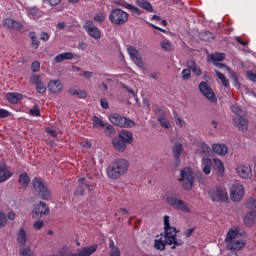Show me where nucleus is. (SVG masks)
Segmentation results:
<instances>
[{
	"label": "nucleus",
	"instance_id": "obj_1",
	"mask_svg": "<svg viewBox=\"0 0 256 256\" xmlns=\"http://www.w3.org/2000/svg\"><path fill=\"white\" fill-rule=\"evenodd\" d=\"M177 233L179 230L171 226L169 223V216H164V239L163 237L155 240L154 247L158 251H165L167 245L171 246L172 250H175L177 247H183L185 241L181 238H177Z\"/></svg>",
	"mask_w": 256,
	"mask_h": 256
},
{
	"label": "nucleus",
	"instance_id": "obj_2",
	"mask_svg": "<svg viewBox=\"0 0 256 256\" xmlns=\"http://www.w3.org/2000/svg\"><path fill=\"white\" fill-rule=\"evenodd\" d=\"M129 171V161L125 159H116L107 168V175L110 179H119Z\"/></svg>",
	"mask_w": 256,
	"mask_h": 256
},
{
	"label": "nucleus",
	"instance_id": "obj_3",
	"mask_svg": "<svg viewBox=\"0 0 256 256\" xmlns=\"http://www.w3.org/2000/svg\"><path fill=\"white\" fill-rule=\"evenodd\" d=\"M32 185L34 191L38 193L44 201H49L51 199V190L47 187V184L43 181L42 178L36 177L32 180Z\"/></svg>",
	"mask_w": 256,
	"mask_h": 256
},
{
	"label": "nucleus",
	"instance_id": "obj_4",
	"mask_svg": "<svg viewBox=\"0 0 256 256\" xmlns=\"http://www.w3.org/2000/svg\"><path fill=\"white\" fill-rule=\"evenodd\" d=\"M208 195L214 203H226L229 200V194L225 186H216L208 190Z\"/></svg>",
	"mask_w": 256,
	"mask_h": 256
},
{
	"label": "nucleus",
	"instance_id": "obj_5",
	"mask_svg": "<svg viewBox=\"0 0 256 256\" xmlns=\"http://www.w3.org/2000/svg\"><path fill=\"white\" fill-rule=\"evenodd\" d=\"M108 20L112 25H125L129 21V14L122 9L115 8L108 16Z\"/></svg>",
	"mask_w": 256,
	"mask_h": 256
},
{
	"label": "nucleus",
	"instance_id": "obj_6",
	"mask_svg": "<svg viewBox=\"0 0 256 256\" xmlns=\"http://www.w3.org/2000/svg\"><path fill=\"white\" fill-rule=\"evenodd\" d=\"M109 121L116 127H122L124 129H131V127H135V121L117 113L110 114Z\"/></svg>",
	"mask_w": 256,
	"mask_h": 256
},
{
	"label": "nucleus",
	"instance_id": "obj_7",
	"mask_svg": "<svg viewBox=\"0 0 256 256\" xmlns=\"http://www.w3.org/2000/svg\"><path fill=\"white\" fill-rule=\"evenodd\" d=\"M180 181L183 189L186 191H191V189H193V183H195V178H193V170L187 167L182 169L180 171Z\"/></svg>",
	"mask_w": 256,
	"mask_h": 256
},
{
	"label": "nucleus",
	"instance_id": "obj_8",
	"mask_svg": "<svg viewBox=\"0 0 256 256\" xmlns=\"http://www.w3.org/2000/svg\"><path fill=\"white\" fill-rule=\"evenodd\" d=\"M166 201L170 207H173L174 209H178L179 211H183V213H191V209H189V206H187V203L185 201L177 199L175 195H169L166 198Z\"/></svg>",
	"mask_w": 256,
	"mask_h": 256
},
{
	"label": "nucleus",
	"instance_id": "obj_9",
	"mask_svg": "<svg viewBox=\"0 0 256 256\" xmlns=\"http://www.w3.org/2000/svg\"><path fill=\"white\" fill-rule=\"evenodd\" d=\"M245 197V188L241 184H234L230 189V199L239 203Z\"/></svg>",
	"mask_w": 256,
	"mask_h": 256
},
{
	"label": "nucleus",
	"instance_id": "obj_10",
	"mask_svg": "<svg viewBox=\"0 0 256 256\" xmlns=\"http://www.w3.org/2000/svg\"><path fill=\"white\" fill-rule=\"evenodd\" d=\"M199 90L200 93H202V95L208 99V101L211 103H217V96H215V92H213V89H211L207 82H201L199 84Z\"/></svg>",
	"mask_w": 256,
	"mask_h": 256
},
{
	"label": "nucleus",
	"instance_id": "obj_11",
	"mask_svg": "<svg viewBox=\"0 0 256 256\" xmlns=\"http://www.w3.org/2000/svg\"><path fill=\"white\" fill-rule=\"evenodd\" d=\"M236 173L241 179H251L253 176V169L246 164H240L236 167Z\"/></svg>",
	"mask_w": 256,
	"mask_h": 256
},
{
	"label": "nucleus",
	"instance_id": "obj_12",
	"mask_svg": "<svg viewBox=\"0 0 256 256\" xmlns=\"http://www.w3.org/2000/svg\"><path fill=\"white\" fill-rule=\"evenodd\" d=\"M84 29L90 37H93V39H101V30L93 24V21H86Z\"/></svg>",
	"mask_w": 256,
	"mask_h": 256
},
{
	"label": "nucleus",
	"instance_id": "obj_13",
	"mask_svg": "<svg viewBox=\"0 0 256 256\" xmlns=\"http://www.w3.org/2000/svg\"><path fill=\"white\" fill-rule=\"evenodd\" d=\"M128 54L130 56V59L137 65V67H140V69H143L145 67V64L143 63V60L141 59V56L139 55V51L135 49L133 46H130L128 48Z\"/></svg>",
	"mask_w": 256,
	"mask_h": 256
},
{
	"label": "nucleus",
	"instance_id": "obj_14",
	"mask_svg": "<svg viewBox=\"0 0 256 256\" xmlns=\"http://www.w3.org/2000/svg\"><path fill=\"white\" fill-rule=\"evenodd\" d=\"M79 186L76 188V190L74 191V195L76 197H81V195H83V193H85V189H88L89 191H91V185H89V183H87V180L82 177L78 180Z\"/></svg>",
	"mask_w": 256,
	"mask_h": 256
},
{
	"label": "nucleus",
	"instance_id": "obj_15",
	"mask_svg": "<svg viewBox=\"0 0 256 256\" xmlns=\"http://www.w3.org/2000/svg\"><path fill=\"white\" fill-rule=\"evenodd\" d=\"M4 27H7V29H11L12 31H23V24L11 18H6L4 20Z\"/></svg>",
	"mask_w": 256,
	"mask_h": 256
},
{
	"label": "nucleus",
	"instance_id": "obj_16",
	"mask_svg": "<svg viewBox=\"0 0 256 256\" xmlns=\"http://www.w3.org/2000/svg\"><path fill=\"white\" fill-rule=\"evenodd\" d=\"M194 153L195 155H199V157H207V155L211 153V147H209V145H207L206 143L200 142L197 145Z\"/></svg>",
	"mask_w": 256,
	"mask_h": 256
},
{
	"label": "nucleus",
	"instance_id": "obj_17",
	"mask_svg": "<svg viewBox=\"0 0 256 256\" xmlns=\"http://www.w3.org/2000/svg\"><path fill=\"white\" fill-rule=\"evenodd\" d=\"M226 247L229 251H239L245 247V240H230Z\"/></svg>",
	"mask_w": 256,
	"mask_h": 256
},
{
	"label": "nucleus",
	"instance_id": "obj_18",
	"mask_svg": "<svg viewBox=\"0 0 256 256\" xmlns=\"http://www.w3.org/2000/svg\"><path fill=\"white\" fill-rule=\"evenodd\" d=\"M34 213L37 217H43L49 213V207L45 202H39V204L34 206Z\"/></svg>",
	"mask_w": 256,
	"mask_h": 256
},
{
	"label": "nucleus",
	"instance_id": "obj_19",
	"mask_svg": "<svg viewBox=\"0 0 256 256\" xmlns=\"http://www.w3.org/2000/svg\"><path fill=\"white\" fill-rule=\"evenodd\" d=\"M233 123L239 131H247L249 127V120L243 116L242 118H233Z\"/></svg>",
	"mask_w": 256,
	"mask_h": 256
},
{
	"label": "nucleus",
	"instance_id": "obj_20",
	"mask_svg": "<svg viewBox=\"0 0 256 256\" xmlns=\"http://www.w3.org/2000/svg\"><path fill=\"white\" fill-rule=\"evenodd\" d=\"M63 90V83L60 82V80H52L48 83V91L50 93H61Z\"/></svg>",
	"mask_w": 256,
	"mask_h": 256
},
{
	"label": "nucleus",
	"instance_id": "obj_21",
	"mask_svg": "<svg viewBox=\"0 0 256 256\" xmlns=\"http://www.w3.org/2000/svg\"><path fill=\"white\" fill-rule=\"evenodd\" d=\"M95 251H97V246L92 245L80 249L78 253H73L72 256H91L93 253H95Z\"/></svg>",
	"mask_w": 256,
	"mask_h": 256
},
{
	"label": "nucleus",
	"instance_id": "obj_22",
	"mask_svg": "<svg viewBox=\"0 0 256 256\" xmlns=\"http://www.w3.org/2000/svg\"><path fill=\"white\" fill-rule=\"evenodd\" d=\"M112 145L114 147V149L116 151H118L119 153H123V151H125V149H127V143H125L123 140H121V138L114 137L112 139Z\"/></svg>",
	"mask_w": 256,
	"mask_h": 256
},
{
	"label": "nucleus",
	"instance_id": "obj_23",
	"mask_svg": "<svg viewBox=\"0 0 256 256\" xmlns=\"http://www.w3.org/2000/svg\"><path fill=\"white\" fill-rule=\"evenodd\" d=\"M212 151L216 153V155L225 157V155H227V151H229V148L225 144H213Z\"/></svg>",
	"mask_w": 256,
	"mask_h": 256
},
{
	"label": "nucleus",
	"instance_id": "obj_24",
	"mask_svg": "<svg viewBox=\"0 0 256 256\" xmlns=\"http://www.w3.org/2000/svg\"><path fill=\"white\" fill-rule=\"evenodd\" d=\"M12 177L13 173L9 171L7 166H0V183H5V181H9Z\"/></svg>",
	"mask_w": 256,
	"mask_h": 256
},
{
	"label": "nucleus",
	"instance_id": "obj_25",
	"mask_svg": "<svg viewBox=\"0 0 256 256\" xmlns=\"http://www.w3.org/2000/svg\"><path fill=\"white\" fill-rule=\"evenodd\" d=\"M202 171L205 175H211V169L213 167V162L211 161V158H202Z\"/></svg>",
	"mask_w": 256,
	"mask_h": 256
},
{
	"label": "nucleus",
	"instance_id": "obj_26",
	"mask_svg": "<svg viewBox=\"0 0 256 256\" xmlns=\"http://www.w3.org/2000/svg\"><path fill=\"white\" fill-rule=\"evenodd\" d=\"M118 139L124 141L126 145H131L133 143V134L130 131L122 130L118 135Z\"/></svg>",
	"mask_w": 256,
	"mask_h": 256
},
{
	"label": "nucleus",
	"instance_id": "obj_27",
	"mask_svg": "<svg viewBox=\"0 0 256 256\" xmlns=\"http://www.w3.org/2000/svg\"><path fill=\"white\" fill-rule=\"evenodd\" d=\"M6 99L7 101H9V103H12L13 105H17V103L23 99V94L8 92L6 94Z\"/></svg>",
	"mask_w": 256,
	"mask_h": 256
},
{
	"label": "nucleus",
	"instance_id": "obj_28",
	"mask_svg": "<svg viewBox=\"0 0 256 256\" xmlns=\"http://www.w3.org/2000/svg\"><path fill=\"white\" fill-rule=\"evenodd\" d=\"M19 185L22 186V188L27 189L29 187V183H31V179L29 178V174L27 173H21L18 178Z\"/></svg>",
	"mask_w": 256,
	"mask_h": 256
},
{
	"label": "nucleus",
	"instance_id": "obj_29",
	"mask_svg": "<svg viewBox=\"0 0 256 256\" xmlns=\"http://www.w3.org/2000/svg\"><path fill=\"white\" fill-rule=\"evenodd\" d=\"M73 57H74L73 52H64V53L57 55L54 58V61L56 63H61L63 61H71V59H73Z\"/></svg>",
	"mask_w": 256,
	"mask_h": 256
},
{
	"label": "nucleus",
	"instance_id": "obj_30",
	"mask_svg": "<svg viewBox=\"0 0 256 256\" xmlns=\"http://www.w3.org/2000/svg\"><path fill=\"white\" fill-rule=\"evenodd\" d=\"M172 152H173V154H174V157H175V159H176V163H177V165H179V159L181 158V155H182V153H183V144H181V143H176L175 145H174V147L172 148Z\"/></svg>",
	"mask_w": 256,
	"mask_h": 256
},
{
	"label": "nucleus",
	"instance_id": "obj_31",
	"mask_svg": "<svg viewBox=\"0 0 256 256\" xmlns=\"http://www.w3.org/2000/svg\"><path fill=\"white\" fill-rule=\"evenodd\" d=\"M231 111H232V113L235 114L234 119H239V118H242V117H246V115H247V111L241 109V107H239L238 105H232L231 106Z\"/></svg>",
	"mask_w": 256,
	"mask_h": 256
},
{
	"label": "nucleus",
	"instance_id": "obj_32",
	"mask_svg": "<svg viewBox=\"0 0 256 256\" xmlns=\"http://www.w3.org/2000/svg\"><path fill=\"white\" fill-rule=\"evenodd\" d=\"M256 222V211L252 210L244 217L245 225L251 226Z\"/></svg>",
	"mask_w": 256,
	"mask_h": 256
},
{
	"label": "nucleus",
	"instance_id": "obj_33",
	"mask_svg": "<svg viewBox=\"0 0 256 256\" xmlns=\"http://www.w3.org/2000/svg\"><path fill=\"white\" fill-rule=\"evenodd\" d=\"M239 237V228L230 229L226 234V243L229 241H235Z\"/></svg>",
	"mask_w": 256,
	"mask_h": 256
},
{
	"label": "nucleus",
	"instance_id": "obj_34",
	"mask_svg": "<svg viewBox=\"0 0 256 256\" xmlns=\"http://www.w3.org/2000/svg\"><path fill=\"white\" fill-rule=\"evenodd\" d=\"M17 243H19V245H25V243H27V232L25 231V228L19 229Z\"/></svg>",
	"mask_w": 256,
	"mask_h": 256
},
{
	"label": "nucleus",
	"instance_id": "obj_35",
	"mask_svg": "<svg viewBox=\"0 0 256 256\" xmlns=\"http://www.w3.org/2000/svg\"><path fill=\"white\" fill-rule=\"evenodd\" d=\"M136 3L141 7V9H145V11L153 13V6L151 5V2H148L147 0H136Z\"/></svg>",
	"mask_w": 256,
	"mask_h": 256
},
{
	"label": "nucleus",
	"instance_id": "obj_36",
	"mask_svg": "<svg viewBox=\"0 0 256 256\" xmlns=\"http://www.w3.org/2000/svg\"><path fill=\"white\" fill-rule=\"evenodd\" d=\"M214 163L216 165L218 177H223V175H225V165L223 164V161L214 159Z\"/></svg>",
	"mask_w": 256,
	"mask_h": 256
},
{
	"label": "nucleus",
	"instance_id": "obj_37",
	"mask_svg": "<svg viewBox=\"0 0 256 256\" xmlns=\"http://www.w3.org/2000/svg\"><path fill=\"white\" fill-rule=\"evenodd\" d=\"M28 37H30L32 43H31V47L32 49H39V39L37 38V33L32 31L28 34Z\"/></svg>",
	"mask_w": 256,
	"mask_h": 256
},
{
	"label": "nucleus",
	"instance_id": "obj_38",
	"mask_svg": "<svg viewBox=\"0 0 256 256\" xmlns=\"http://www.w3.org/2000/svg\"><path fill=\"white\" fill-rule=\"evenodd\" d=\"M188 69L192 71L197 77L201 76V68L195 63V61L188 62Z\"/></svg>",
	"mask_w": 256,
	"mask_h": 256
},
{
	"label": "nucleus",
	"instance_id": "obj_39",
	"mask_svg": "<svg viewBox=\"0 0 256 256\" xmlns=\"http://www.w3.org/2000/svg\"><path fill=\"white\" fill-rule=\"evenodd\" d=\"M158 122L160 123L161 127H163L164 129L171 128V122H169V120H167L165 116H159Z\"/></svg>",
	"mask_w": 256,
	"mask_h": 256
},
{
	"label": "nucleus",
	"instance_id": "obj_40",
	"mask_svg": "<svg viewBox=\"0 0 256 256\" xmlns=\"http://www.w3.org/2000/svg\"><path fill=\"white\" fill-rule=\"evenodd\" d=\"M28 15L33 17V19H38V17H41V12L39 11V8L32 7L28 9Z\"/></svg>",
	"mask_w": 256,
	"mask_h": 256
},
{
	"label": "nucleus",
	"instance_id": "obj_41",
	"mask_svg": "<svg viewBox=\"0 0 256 256\" xmlns=\"http://www.w3.org/2000/svg\"><path fill=\"white\" fill-rule=\"evenodd\" d=\"M216 76L218 77V79H220L222 85H224L225 87L229 86V80H227V78L225 77V74L219 72V71H215Z\"/></svg>",
	"mask_w": 256,
	"mask_h": 256
},
{
	"label": "nucleus",
	"instance_id": "obj_42",
	"mask_svg": "<svg viewBox=\"0 0 256 256\" xmlns=\"http://www.w3.org/2000/svg\"><path fill=\"white\" fill-rule=\"evenodd\" d=\"M92 121H93V127H95V129L99 127H105V122H103V120H101V118L97 116H93Z\"/></svg>",
	"mask_w": 256,
	"mask_h": 256
},
{
	"label": "nucleus",
	"instance_id": "obj_43",
	"mask_svg": "<svg viewBox=\"0 0 256 256\" xmlns=\"http://www.w3.org/2000/svg\"><path fill=\"white\" fill-rule=\"evenodd\" d=\"M199 39H201V41H211V39H213V34L211 32H201L199 34Z\"/></svg>",
	"mask_w": 256,
	"mask_h": 256
},
{
	"label": "nucleus",
	"instance_id": "obj_44",
	"mask_svg": "<svg viewBox=\"0 0 256 256\" xmlns=\"http://www.w3.org/2000/svg\"><path fill=\"white\" fill-rule=\"evenodd\" d=\"M106 17L107 16L103 12H99V13L95 14L94 21L96 23H103L105 21Z\"/></svg>",
	"mask_w": 256,
	"mask_h": 256
},
{
	"label": "nucleus",
	"instance_id": "obj_45",
	"mask_svg": "<svg viewBox=\"0 0 256 256\" xmlns=\"http://www.w3.org/2000/svg\"><path fill=\"white\" fill-rule=\"evenodd\" d=\"M181 75L183 81H189V79H191V69H183Z\"/></svg>",
	"mask_w": 256,
	"mask_h": 256
},
{
	"label": "nucleus",
	"instance_id": "obj_46",
	"mask_svg": "<svg viewBox=\"0 0 256 256\" xmlns=\"http://www.w3.org/2000/svg\"><path fill=\"white\" fill-rule=\"evenodd\" d=\"M212 61H223L225 59V53H215L211 56Z\"/></svg>",
	"mask_w": 256,
	"mask_h": 256
},
{
	"label": "nucleus",
	"instance_id": "obj_47",
	"mask_svg": "<svg viewBox=\"0 0 256 256\" xmlns=\"http://www.w3.org/2000/svg\"><path fill=\"white\" fill-rule=\"evenodd\" d=\"M246 207L248 209H256V198H249L246 202Z\"/></svg>",
	"mask_w": 256,
	"mask_h": 256
},
{
	"label": "nucleus",
	"instance_id": "obj_48",
	"mask_svg": "<svg viewBox=\"0 0 256 256\" xmlns=\"http://www.w3.org/2000/svg\"><path fill=\"white\" fill-rule=\"evenodd\" d=\"M105 133L108 137H113V134L115 133V127H113L111 124H107Z\"/></svg>",
	"mask_w": 256,
	"mask_h": 256
},
{
	"label": "nucleus",
	"instance_id": "obj_49",
	"mask_svg": "<svg viewBox=\"0 0 256 256\" xmlns=\"http://www.w3.org/2000/svg\"><path fill=\"white\" fill-rule=\"evenodd\" d=\"M126 9L131 11V13H133L134 15H141V10H139V8H137L131 4H127Z\"/></svg>",
	"mask_w": 256,
	"mask_h": 256
},
{
	"label": "nucleus",
	"instance_id": "obj_50",
	"mask_svg": "<svg viewBox=\"0 0 256 256\" xmlns=\"http://www.w3.org/2000/svg\"><path fill=\"white\" fill-rule=\"evenodd\" d=\"M43 227H45V222H43V220H37L33 223V228L36 231L43 229Z\"/></svg>",
	"mask_w": 256,
	"mask_h": 256
},
{
	"label": "nucleus",
	"instance_id": "obj_51",
	"mask_svg": "<svg viewBox=\"0 0 256 256\" xmlns=\"http://www.w3.org/2000/svg\"><path fill=\"white\" fill-rule=\"evenodd\" d=\"M36 91L37 93L43 95V93L47 91V87L43 84V82H40L39 84H36Z\"/></svg>",
	"mask_w": 256,
	"mask_h": 256
},
{
	"label": "nucleus",
	"instance_id": "obj_52",
	"mask_svg": "<svg viewBox=\"0 0 256 256\" xmlns=\"http://www.w3.org/2000/svg\"><path fill=\"white\" fill-rule=\"evenodd\" d=\"M21 256H33V251L30 248H22L19 251Z\"/></svg>",
	"mask_w": 256,
	"mask_h": 256
},
{
	"label": "nucleus",
	"instance_id": "obj_53",
	"mask_svg": "<svg viewBox=\"0 0 256 256\" xmlns=\"http://www.w3.org/2000/svg\"><path fill=\"white\" fill-rule=\"evenodd\" d=\"M161 47L164 49V51H171V43H169V40L162 41Z\"/></svg>",
	"mask_w": 256,
	"mask_h": 256
},
{
	"label": "nucleus",
	"instance_id": "obj_54",
	"mask_svg": "<svg viewBox=\"0 0 256 256\" xmlns=\"http://www.w3.org/2000/svg\"><path fill=\"white\" fill-rule=\"evenodd\" d=\"M31 83H33V85H38L39 83H41V76L33 74L31 76Z\"/></svg>",
	"mask_w": 256,
	"mask_h": 256
},
{
	"label": "nucleus",
	"instance_id": "obj_55",
	"mask_svg": "<svg viewBox=\"0 0 256 256\" xmlns=\"http://www.w3.org/2000/svg\"><path fill=\"white\" fill-rule=\"evenodd\" d=\"M7 225V217L4 212H0V227H5Z\"/></svg>",
	"mask_w": 256,
	"mask_h": 256
},
{
	"label": "nucleus",
	"instance_id": "obj_56",
	"mask_svg": "<svg viewBox=\"0 0 256 256\" xmlns=\"http://www.w3.org/2000/svg\"><path fill=\"white\" fill-rule=\"evenodd\" d=\"M31 69H32L33 73H37V71H39V69H41V63H39V61H34L31 65Z\"/></svg>",
	"mask_w": 256,
	"mask_h": 256
},
{
	"label": "nucleus",
	"instance_id": "obj_57",
	"mask_svg": "<svg viewBox=\"0 0 256 256\" xmlns=\"http://www.w3.org/2000/svg\"><path fill=\"white\" fill-rule=\"evenodd\" d=\"M30 115H33V117H41V110L39 107H35L30 110Z\"/></svg>",
	"mask_w": 256,
	"mask_h": 256
},
{
	"label": "nucleus",
	"instance_id": "obj_58",
	"mask_svg": "<svg viewBox=\"0 0 256 256\" xmlns=\"http://www.w3.org/2000/svg\"><path fill=\"white\" fill-rule=\"evenodd\" d=\"M9 115H11V112H9L3 108H0V119H5V118L9 117Z\"/></svg>",
	"mask_w": 256,
	"mask_h": 256
},
{
	"label": "nucleus",
	"instance_id": "obj_59",
	"mask_svg": "<svg viewBox=\"0 0 256 256\" xmlns=\"http://www.w3.org/2000/svg\"><path fill=\"white\" fill-rule=\"evenodd\" d=\"M246 75L250 81H252L253 83H256V74L253 73V71H247Z\"/></svg>",
	"mask_w": 256,
	"mask_h": 256
},
{
	"label": "nucleus",
	"instance_id": "obj_60",
	"mask_svg": "<svg viewBox=\"0 0 256 256\" xmlns=\"http://www.w3.org/2000/svg\"><path fill=\"white\" fill-rule=\"evenodd\" d=\"M50 37L51 36L47 32H41L40 33V40L41 41L47 42L50 39Z\"/></svg>",
	"mask_w": 256,
	"mask_h": 256
},
{
	"label": "nucleus",
	"instance_id": "obj_61",
	"mask_svg": "<svg viewBox=\"0 0 256 256\" xmlns=\"http://www.w3.org/2000/svg\"><path fill=\"white\" fill-rule=\"evenodd\" d=\"M117 215H129V210L125 209V208H120L119 210H117L115 212L116 217H117Z\"/></svg>",
	"mask_w": 256,
	"mask_h": 256
},
{
	"label": "nucleus",
	"instance_id": "obj_62",
	"mask_svg": "<svg viewBox=\"0 0 256 256\" xmlns=\"http://www.w3.org/2000/svg\"><path fill=\"white\" fill-rule=\"evenodd\" d=\"M175 123H176V125H178V127H184L185 126V121H183L181 119V117H179V116L175 117Z\"/></svg>",
	"mask_w": 256,
	"mask_h": 256
},
{
	"label": "nucleus",
	"instance_id": "obj_63",
	"mask_svg": "<svg viewBox=\"0 0 256 256\" xmlns=\"http://www.w3.org/2000/svg\"><path fill=\"white\" fill-rule=\"evenodd\" d=\"M194 231H195V227L187 229L184 232V235H185L186 239H189V237H191L193 235Z\"/></svg>",
	"mask_w": 256,
	"mask_h": 256
},
{
	"label": "nucleus",
	"instance_id": "obj_64",
	"mask_svg": "<svg viewBox=\"0 0 256 256\" xmlns=\"http://www.w3.org/2000/svg\"><path fill=\"white\" fill-rule=\"evenodd\" d=\"M110 256H121V251H119V248H113L110 251Z\"/></svg>",
	"mask_w": 256,
	"mask_h": 256
}]
</instances>
